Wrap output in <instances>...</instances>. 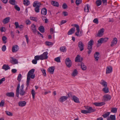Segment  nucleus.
Listing matches in <instances>:
<instances>
[{
    "instance_id": "f257e3e1",
    "label": "nucleus",
    "mask_w": 120,
    "mask_h": 120,
    "mask_svg": "<svg viewBox=\"0 0 120 120\" xmlns=\"http://www.w3.org/2000/svg\"><path fill=\"white\" fill-rule=\"evenodd\" d=\"M20 87V83H19L17 85L16 90V96L18 97H19V94L21 96H22L25 95L26 94V92L24 90H20L19 92Z\"/></svg>"
},
{
    "instance_id": "f03ea898",
    "label": "nucleus",
    "mask_w": 120,
    "mask_h": 120,
    "mask_svg": "<svg viewBox=\"0 0 120 120\" xmlns=\"http://www.w3.org/2000/svg\"><path fill=\"white\" fill-rule=\"evenodd\" d=\"M41 5V3L38 1H35L33 4V6L35 7L34 11L35 12L38 13L39 12L40 8Z\"/></svg>"
},
{
    "instance_id": "7ed1b4c3",
    "label": "nucleus",
    "mask_w": 120,
    "mask_h": 120,
    "mask_svg": "<svg viewBox=\"0 0 120 120\" xmlns=\"http://www.w3.org/2000/svg\"><path fill=\"white\" fill-rule=\"evenodd\" d=\"M35 69H32L30 70L28 72L27 75V79L26 83V85L27 86L26 89L28 87L30 82V75H32L34 72Z\"/></svg>"
},
{
    "instance_id": "20e7f679",
    "label": "nucleus",
    "mask_w": 120,
    "mask_h": 120,
    "mask_svg": "<svg viewBox=\"0 0 120 120\" xmlns=\"http://www.w3.org/2000/svg\"><path fill=\"white\" fill-rule=\"evenodd\" d=\"M111 97V96L109 95L105 94L103 96L102 100L105 101H107L110 100Z\"/></svg>"
},
{
    "instance_id": "39448f33",
    "label": "nucleus",
    "mask_w": 120,
    "mask_h": 120,
    "mask_svg": "<svg viewBox=\"0 0 120 120\" xmlns=\"http://www.w3.org/2000/svg\"><path fill=\"white\" fill-rule=\"evenodd\" d=\"M65 62L67 66L70 68L72 65V62L70 59L69 58H66L65 60Z\"/></svg>"
},
{
    "instance_id": "423d86ee",
    "label": "nucleus",
    "mask_w": 120,
    "mask_h": 120,
    "mask_svg": "<svg viewBox=\"0 0 120 120\" xmlns=\"http://www.w3.org/2000/svg\"><path fill=\"white\" fill-rule=\"evenodd\" d=\"M9 62L13 64H17L18 63L17 59L14 58L13 57H11L10 58Z\"/></svg>"
},
{
    "instance_id": "0eeeda50",
    "label": "nucleus",
    "mask_w": 120,
    "mask_h": 120,
    "mask_svg": "<svg viewBox=\"0 0 120 120\" xmlns=\"http://www.w3.org/2000/svg\"><path fill=\"white\" fill-rule=\"evenodd\" d=\"M48 52H44L42 54L40 55L41 60H43L47 59L48 58L47 55Z\"/></svg>"
},
{
    "instance_id": "6e6552de",
    "label": "nucleus",
    "mask_w": 120,
    "mask_h": 120,
    "mask_svg": "<svg viewBox=\"0 0 120 120\" xmlns=\"http://www.w3.org/2000/svg\"><path fill=\"white\" fill-rule=\"evenodd\" d=\"M78 46L80 51H82L84 49V45L81 41H79L78 43Z\"/></svg>"
},
{
    "instance_id": "1a4fd4ad",
    "label": "nucleus",
    "mask_w": 120,
    "mask_h": 120,
    "mask_svg": "<svg viewBox=\"0 0 120 120\" xmlns=\"http://www.w3.org/2000/svg\"><path fill=\"white\" fill-rule=\"evenodd\" d=\"M84 107L87 110V111L88 113L93 112L95 111V109H92L91 107H89L85 106Z\"/></svg>"
},
{
    "instance_id": "9d476101",
    "label": "nucleus",
    "mask_w": 120,
    "mask_h": 120,
    "mask_svg": "<svg viewBox=\"0 0 120 120\" xmlns=\"http://www.w3.org/2000/svg\"><path fill=\"white\" fill-rule=\"evenodd\" d=\"M112 66H109L107 67L106 73V74L110 73L112 71Z\"/></svg>"
},
{
    "instance_id": "9b49d317",
    "label": "nucleus",
    "mask_w": 120,
    "mask_h": 120,
    "mask_svg": "<svg viewBox=\"0 0 120 120\" xmlns=\"http://www.w3.org/2000/svg\"><path fill=\"white\" fill-rule=\"evenodd\" d=\"M82 58L81 57L80 55H78L76 57L75 59V61L76 62H81L82 61Z\"/></svg>"
},
{
    "instance_id": "f8f14e48",
    "label": "nucleus",
    "mask_w": 120,
    "mask_h": 120,
    "mask_svg": "<svg viewBox=\"0 0 120 120\" xmlns=\"http://www.w3.org/2000/svg\"><path fill=\"white\" fill-rule=\"evenodd\" d=\"M31 29L32 31V32L34 34L36 33L37 28L36 26L34 24H32L31 27Z\"/></svg>"
},
{
    "instance_id": "ddd939ff",
    "label": "nucleus",
    "mask_w": 120,
    "mask_h": 120,
    "mask_svg": "<svg viewBox=\"0 0 120 120\" xmlns=\"http://www.w3.org/2000/svg\"><path fill=\"white\" fill-rule=\"evenodd\" d=\"M117 38H114L111 43L110 46L111 47H113L115 45L117 44Z\"/></svg>"
},
{
    "instance_id": "4468645a",
    "label": "nucleus",
    "mask_w": 120,
    "mask_h": 120,
    "mask_svg": "<svg viewBox=\"0 0 120 120\" xmlns=\"http://www.w3.org/2000/svg\"><path fill=\"white\" fill-rule=\"evenodd\" d=\"M104 29L102 28L100 29L98 32V33L97 34V36L101 37L103 35V33Z\"/></svg>"
},
{
    "instance_id": "2eb2a0df",
    "label": "nucleus",
    "mask_w": 120,
    "mask_h": 120,
    "mask_svg": "<svg viewBox=\"0 0 120 120\" xmlns=\"http://www.w3.org/2000/svg\"><path fill=\"white\" fill-rule=\"evenodd\" d=\"M68 98V97L66 96H62L60 98L59 101L61 102H62L66 100Z\"/></svg>"
},
{
    "instance_id": "dca6fc26",
    "label": "nucleus",
    "mask_w": 120,
    "mask_h": 120,
    "mask_svg": "<svg viewBox=\"0 0 120 120\" xmlns=\"http://www.w3.org/2000/svg\"><path fill=\"white\" fill-rule=\"evenodd\" d=\"M100 53L99 52H96L94 54V57L96 61H98L99 59V55Z\"/></svg>"
},
{
    "instance_id": "f3484780",
    "label": "nucleus",
    "mask_w": 120,
    "mask_h": 120,
    "mask_svg": "<svg viewBox=\"0 0 120 120\" xmlns=\"http://www.w3.org/2000/svg\"><path fill=\"white\" fill-rule=\"evenodd\" d=\"M72 100L75 103H79L80 102L79 99L75 95H74L72 96Z\"/></svg>"
},
{
    "instance_id": "a211bd4d",
    "label": "nucleus",
    "mask_w": 120,
    "mask_h": 120,
    "mask_svg": "<svg viewBox=\"0 0 120 120\" xmlns=\"http://www.w3.org/2000/svg\"><path fill=\"white\" fill-rule=\"evenodd\" d=\"M55 68L53 66L49 68L48 70V71L51 74H53V73Z\"/></svg>"
},
{
    "instance_id": "6ab92c4d",
    "label": "nucleus",
    "mask_w": 120,
    "mask_h": 120,
    "mask_svg": "<svg viewBox=\"0 0 120 120\" xmlns=\"http://www.w3.org/2000/svg\"><path fill=\"white\" fill-rule=\"evenodd\" d=\"M76 30L77 32L75 34V35H76L77 37H80L83 34L82 32L81 31L80 32L79 28L78 29V30Z\"/></svg>"
},
{
    "instance_id": "aec40b11",
    "label": "nucleus",
    "mask_w": 120,
    "mask_h": 120,
    "mask_svg": "<svg viewBox=\"0 0 120 120\" xmlns=\"http://www.w3.org/2000/svg\"><path fill=\"white\" fill-rule=\"evenodd\" d=\"M10 19V17H6L2 21V22L4 24H6L9 22Z\"/></svg>"
},
{
    "instance_id": "412c9836",
    "label": "nucleus",
    "mask_w": 120,
    "mask_h": 120,
    "mask_svg": "<svg viewBox=\"0 0 120 120\" xmlns=\"http://www.w3.org/2000/svg\"><path fill=\"white\" fill-rule=\"evenodd\" d=\"M93 104L96 106H100L105 105V103L103 102H95Z\"/></svg>"
},
{
    "instance_id": "4be33fe9",
    "label": "nucleus",
    "mask_w": 120,
    "mask_h": 120,
    "mask_svg": "<svg viewBox=\"0 0 120 120\" xmlns=\"http://www.w3.org/2000/svg\"><path fill=\"white\" fill-rule=\"evenodd\" d=\"M19 49V47L17 45L14 46L12 49V52H17Z\"/></svg>"
},
{
    "instance_id": "5701e85b",
    "label": "nucleus",
    "mask_w": 120,
    "mask_h": 120,
    "mask_svg": "<svg viewBox=\"0 0 120 120\" xmlns=\"http://www.w3.org/2000/svg\"><path fill=\"white\" fill-rule=\"evenodd\" d=\"M75 31V28L73 27L71 28L68 31V35H71L73 34Z\"/></svg>"
},
{
    "instance_id": "b1692460",
    "label": "nucleus",
    "mask_w": 120,
    "mask_h": 120,
    "mask_svg": "<svg viewBox=\"0 0 120 120\" xmlns=\"http://www.w3.org/2000/svg\"><path fill=\"white\" fill-rule=\"evenodd\" d=\"M116 116L115 115H111L109 117L107 118V120H115Z\"/></svg>"
},
{
    "instance_id": "393cba45",
    "label": "nucleus",
    "mask_w": 120,
    "mask_h": 120,
    "mask_svg": "<svg viewBox=\"0 0 120 120\" xmlns=\"http://www.w3.org/2000/svg\"><path fill=\"white\" fill-rule=\"evenodd\" d=\"M51 4L54 6L58 7L59 6V3L58 2L54 1H51Z\"/></svg>"
},
{
    "instance_id": "a878e982",
    "label": "nucleus",
    "mask_w": 120,
    "mask_h": 120,
    "mask_svg": "<svg viewBox=\"0 0 120 120\" xmlns=\"http://www.w3.org/2000/svg\"><path fill=\"white\" fill-rule=\"evenodd\" d=\"M26 102L25 101H20L18 103L19 105L21 107L25 106L26 105Z\"/></svg>"
},
{
    "instance_id": "bb28decb",
    "label": "nucleus",
    "mask_w": 120,
    "mask_h": 120,
    "mask_svg": "<svg viewBox=\"0 0 120 120\" xmlns=\"http://www.w3.org/2000/svg\"><path fill=\"white\" fill-rule=\"evenodd\" d=\"M47 10L45 8H43L42 9L41 11V13L44 15H45L47 14Z\"/></svg>"
},
{
    "instance_id": "cd10ccee",
    "label": "nucleus",
    "mask_w": 120,
    "mask_h": 120,
    "mask_svg": "<svg viewBox=\"0 0 120 120\" xmlns=\"http://www.w3.org/2000/svg\"><path fill=\"white\" fill-rule=\"evenodd\" d=\"M6 95V96L8 97H14V93L12 92L7 93Z\"/></svg>"
},
{
    "instance_id": "c85d7f7f",
    "label": "nucleus",
    "mask_w": 120,
    "mask_h": 120,
    "mask_svg": "<svg viewBox=\"0 0 120 120\" xmlns=\"http://www.w3.org/2000/svg\"><path fill=\"white\" fill-rule=\"evenodd\" d=\"M100 83L103 86L105 87H106L107 86V82L105 81L102 80L101 81Z\"/></svg>"
},
{
    "instance_id": "c756f323",
    "label": "nucleus",
    "mask_w": 120,
    "mask_h": 120,
    "mask_svg": "<svg viewBox=\"0 0 120 120\" xmlns=\"http://www.w3.org/2000/svg\"><path fill=\"white\" fill-rule=\"evenodd\" d=\"M2 68L6 71L8 69H10V68L8 65L5 64L3 66Z\"/></svg>"
},
{
    "instance_id": "7c9ffc66",
    "label": "nucleus",
    "mask_w": 120,
    "mask_h": 120,
    "mask_svg": "<svg viewBox=\"0 0 120 120\" xmlns=\"http://www.w3.org/2000/svg\"><path fill=\"white\" fill-rule=\"evenodd\" d=\"M90 7L89 5L87 4L84 8V11L85 12H88L89 11V8Z\"/></svg>"
},
{
    "instance_id": "2f4dec72",
    "label": "nucleus",
    "mask_w": 120,
    "mask_h": 120,
    "mask_svg": "<svg viewBox=\"0 0 120 120\" xmlns=\"http://www.w3.org/2000/svg\"><path fill=\"white\" fill-rule=\"evenodd\" d=\"M78 72L77 70L76 69H74L72 73L71 74V75L72 76L75 77L78 74Z\"/></svg>"
},
{
    "instance_id": "473e14b6",
    "label": "nucleus",
    "mask_w": 120,
    "mask_h": 120,
    "mask_svg": "<svg viewBox=\"0 0 120 120\" xmlns=\"http://www.w3.org/2000/svg\"><path fill=\"white\" fill-rule=\"evenodd\" d=\"M38 30L42 33H44L45 32V28L43 26H40L38 28Z\"/></svg>"
},
{
    "instance_id": "72a5a7b5",
    "label": "nucleus",
    "mask_w": 120,
    "mask_h": 120,
    "mask_svg": "<svg viewBox=\"0 0 120 120\" xmlns=\"http://www.w3.org/2000/svg\"><path fill=\"white\" fill-rule=\"evenodd\" d=\"M81 66L82 69L83 70H85L86 68V66L84 65V64L82 63H81Z\"/></svg>"
},
{
    "instance_id": "f704fd0d",
    "label": "nucleus",
    "mask_w": 120,
    "mask_h": 120,
    "mask_svg": "<svg viewBox=\"0 0 120 120\" xmlns=\"http://www.w3.org/2000/svg\"><path fill=\"white\" fill-rule=\"evenodd\" d=\"M31 93L32 95L33 98L34 99H35V96L36 94L35 91L33 89L31 91Z\"/></svg>"
},
{
    "instance_id": "c9c22d12",
    "label": "nucleus",
    "mask_w": 120,
    "mask_h": 120,
    "mask_svg": "<svg viewBox=\"0 0 120 120\" xmlns=\"http://www.w3.org/2000/svg\"><path fill=\"white\" fill-rule=\"evenodd\" d=\"M60 50L61 52H64L66 51V49L65 46H63L60 47Z\"/></svg>"
},
{
    "instance_id": "e433bc0d",
    "label": "nucleus",
    "mask_w": 120,
    "mask_h": 120,
    "mask_svg": "<svg viewBox=\"0 0 120 120\" xmlns=\"http://www.w3.org/2000/svg\"><path fill=\"white\" fill-rule=\"evenodd\" d=\"M110 113V112H108L103 114L102 116H103L104 118H105L107 117L109 115Z\"/></svg>"
},
{
    "instance_id": "4c0bfd02",
    "label": "nucleus",
    "mask_w": 120,
    "mask_h": 120,
    "mask_svg": "<svg viewBox=\"0 0 120 120\" xmlns=\"http://www.w3.org/2000/svg\"><path fill=\"white\" fill-rule=\"evenodd\" d=\"M103 91L106 93H108L109 92V88L107 87H105L103 89Z\"/></svg>"
},
{
    "instance_id": "58836bf2",
    "label": "nucleus",
    "mask_w": 120,
    "mask_h": 120,
    "mask_svg": "<svg viewBox=\"0 0 120 120\" xmlns=\"http://www.w3.org/2000/svg\"><path fill=\"white\" fill-rule=\"evenodd\" d=\"M41 71L42 73V75L44 76H46V70L43 69H41Z\"/></svg>"
},
{
    "instance_id": "ea45409f",
    "label": "nucleus",
    "mask_w": 120,
    "mask_h": 120,
    "mask_svg": "<svg viewBox=\"0 0 120 120\" xmlns=\"http://www.w3.org/2000/svg\"><path fill=\"white\" fill-rule=\"evenodd\" d=\"M102 3L101 0H97L96 1V4L97 6H99L101 5Z\"/></svg>"
},
{
    "instance_id": "a19ab883",
    "label": "nucleus",
    "mask_w": 120,
    "mask_h": 120,
    "mask_svg": "<svg viewBox=\"0 0 120 120\" xmlns=\"http://www.w3.org/2000/svg\"><path fill=\"white\" fill-rule=\"evenodd\" d=\"M60 57H58L55 58L54 59V60L58 63L60 62Z\"/></svg>"
},
{
    "instance_id": "79ce46f5",
    "label": "nucleus",
    "mask_w": 120,
    "mask_h": 120,
    "mask_svg": "<svg viewBox=\"0 0 120 120\" xmlns=\"http://www.w3.org/2000/svg\"><path fill=\"white\" fill-rule=\"evenodd\" d=\"M94 43V41L92 39H91L88 42V45H91L92 46L93 45Z\"/></svg>"
},
{
    "instance_id": "37998d69",
    "label": "nucleus",
    "mask_w": 120,
    "mask_h": 120,
    "mask_svg": "<svg viewBox=\"0 0 120 120\" xmlns=\"http://www.w3.org/2000/svg\"><path fill=\"white\" fill-rule=\"evenodd\" d=\"M23 3L25 5L27 6L29 4L30 2L27 0H24Z\"/></svg>"
},
{
    "instance_id": "c03bdc74",
    "label": "nucleus",
    "mask_w": 120,
    "mask_h": 120,
    "mask_svg": "<svg viewBox=\"0 0 120 120\" xmlns=\"http://www.w3.org/2000/svg\"><path fill=\"white\" fill-rule=\"evenodd\" d=\"M117 111V109L116 108H112L111 109V112L114 113H116Z\"/></svg>"
},
{
    "instance_id": "a18cd8bd",
    "label": "nucleus",
    "mask_w": 120,
    "mask_h": 120,
    "mask_svg": "<svg viewBox=\"0 0 120 120\" xmlns=\"http://www.w3.org/2000/svg\"><path fill=\"white\" fill-rule=\"evenodd\" d=\"M82 2V0H76L75 3L76 5L77 6L79 5Z\"/></svg>"
},
{
    "instance_id": "49530a36",
    "label": "nucleus",
    "mask_w": 120,
    "mask_h": 120,
    "mask_svg": "<svg viewBox=\"0 0 120 120\" xmlns=\"http://www.w3.org/2000/svg\"><path fill=\"white\" fill-rule=\"evenodd\" d=\"M71 26H74L76 28V30H78V29L79 28V25L76 24H73L71 25Z\"/></svg>"
},
{
    "instance_id": "de8ad7c7",
    "label": "nucleus",
    "mask_w": 120,
    "mask_h": 120,
    "mask_svg": "<svg viewBox=\"0 0 120 120\" xmlns=\"http://www.w3.org/2000/svg\"><path fill=\"white\" fill-rule=\"evenodd\" d=\"M40 55H37L35 56L34 59L37 60H41Z\"/></svg>"
},
{
    "instance_id": "09e8293b",
    "label": "nucleus",
    "mask_w": 120,
    "mask_h": 120,
    "mask_svg": "<svg viewBox=\"0 0 120 120\" xmlns=\"http://www.w3.org/2000/svg\"><path fill=\"white\" fill-rule=\"evenodd\" d=\"M45 44L48 46L52 45L53 44L52 42L48 41H46L45 42Z\"/></svg>"
},
{
    "instance_id": "8fccbe9b",
    "label": "nucleus",
    "mask_w": 120,
    "mask_h": 120,
    "mask_svg": "<svg viewBox=\"0 0 120 120\" xmlns=\"http://www.w3.org/2000/svg\"><path fill=\"white\" fill-rule=\"evenodd\" d=\"M30 20L37 22V18L36 17H30Z\"/></svg>"
},
{
    "instance_id": "3c124183",
    "label": "nucleus",
    "mask_w": 120,
    "mask_h": 120,
    "mask_svg": "<svg viewBox=\"0 0 120 120\" xmlns=\"http://www.w3.org/2000/svg\"><path fill=\"white\" fill-rule=\"evenodd\" d=\"M102 39L103 38H101L99 40H98V45L100 44H101L103 43V41H102Z\"/></svg>"
},
{
    "instance_id": "603ef678",
    "label": "nucleus",
    "mask_w": 120,
    "mask_h": 120,
    "mask_svg": "<svg viewBox=\"0 0 120 120\" xmlns=\"http://www.w3.org/2000/svg\"><path fill=\"white\" fill-rule=\"evenodd\" d=\"M22 79V75L21 74H19L18 76L17 80L20 82L21 80Z\"/></svg>"
},
{
    "instance_id": "864d4df0",
    "label": "nucleus",
    "mask_w": 120,
    "mask_h": 120,
    "mask_svg": "<svg viewBox=\"0 0 120 120\" xmlns=\"http://www.w3.org/2000/svg\"><path fill=\"white\" fill-rule=\"evenodd\" d=\"M15 0H10L9 2L12 5H14L15 4Z\"/></svg>"
},
{
    "instance_id": "5fc2aeb1",
    "label": "nucleus",
    "mask_w": 120,
    "mask_h": 120,
    "mask_svg": "<svg viewBox=\"0 0 120 120\" xmlns=\"http://www.w3.org/2000/svg\"><path fill=\"white\" fill-rule=\"evenodd\" d=\"M7 38L5 36H3L2 38V40L5 43H6L7 42L6 41V40Z\"/></svg>"
},
{
    "instance_id": "6e6d98bb",
    "label": "nucleus",
    "mask_w": 120,
    "mask_h": 120,
    "mask_svg": "<svg viewBox=\"0 0 120 120\" xmlns=\"http://www.w3.org/2000/svg\"><path fill=\"white\" fill-rule=\"evenodd\" d=\"M93 22L97 24L98 23V19L97 18L95 19L93 21Z\"/></svg>"
},
{
    "instance_id": "4d7b16f0",
    "label": "nucleus",
    "mask_w": 120,
    "mask_h": 120,
    "mask_svg": "<svg viewBox=\"0 0 120 120\" xmlns=\"http://www.w3.org/2000/svg\"><path fill=\"white\" fill-rule=\"evenodd\" d=\"M15 9L18 11H19L20 10V8L17 5H15Z\"/></svg>"
},
{
    "instance_id": "13d9d810",
    "label": "nucleus",
    "mask_w": 120,
    "mask_h": 120,
    "mask_svg": "<svg viewBox=\"0 0 120 120\" xmlns=\"http://www.w3.org/2000/svg\"><path fill=\"white\" fill-rule=\"evenodd\" d=\"M81 112L82 113L86 114L88 113L87 111L85 110H81Z\"/></svg>"
},
{
    "instance_id": "bf43d9fd",
    "label": "nucleus",
    "mask_w": 120,
    "mask_h": 120,
    "mask_svg": "<svg viewBox=\"0 0 120 120\" xmlns=\"http://www.w3.org/2000/svg\"><path fill=\"white\" fill-rule=\"evenodd\" d=\"M4 102L3 100H2L0 102V107H2L4 106Z\"/></svg>"
},
{
    "instance_id": "052dcab7",
    "label": "nucleus",
    "mask_w": 120,
    "mask_h": 120,
    "mask_svg": "<svg viewBox=\"0 0 120 120\" xmlns=\"http://www.w3.org/2000/svg\"><path fill=\"white\" fill-rule=\"evenodd\" d=\"M6 49V46L5 45H3L2 48V50L3 51H4Z\"/></svg>"
},
{
    "instance_id": "680f3d73",
    "label": "nucleus",
    "mask_w": 120,
    "mask_h": 120,
    "mask_svg": "<svg viewBox=\"0 0 120 120\" xmlns=\"http://www.w3.org/2000/svg\"><path fill=\"white\" fill-rule=\"evenodd\" d=\"M6 113L8 115L10 116H12V113L8 111H6Z\"/></svg>"
},
{
    "instance_id": "e2e57ef3",
    "label": "nucleus",
    "mask_w": 120,
    "mask_h": 120,
    "mask_svg": "<svg viewBox=\"0 0 120 120\" xmlns=\"http://www.w3.org/2000/svg\"><path fill=\"white\" fill-rule=\"evenodd\" d=\"M15 28H17L18 27V26H19V24L18 22H15Z\"/></svg>"
},
{
    "instance_id": "0e129e2a",
    "label": "nucleus",
    "mask_w": 120,
    "mask_h": 120,
    "mask_svg": "<svg viewBox=\"0 0 120 120\" xmlns=\"http://www.w3.org/2000/svg\"><path fill=\"white\" fill-rule=\"evenodd\" d=\"M108 38H103L102 41H103V43H105L108 40Z\"/></svg>"
},
{
    "instance_id": "69168bd1",
    "label": "nucleus",
    "mask_w": 120,
    "mask_h": 120,
    "mask_svg": "<svg viewBox=\"0 0 120 120\" xmlns=\"http://www.w3.org/2000/svg\"><path fill=\"white\" fill-rule=\"evenodd\" d=\"M67 22V21L65 20H62L60 22V25H62L63 24L66 23Z\"/></svg>"
},
{
    "instance_id": "338daca9",
    "label": "nucleus",
    "mask_w": 120,
    "mask_h": 120,
    "mask_svg": "<svg viewBox=\"0 0 120 120\" xmlns=\"http://www.w3.org/2000/svg\"><path fill=\"white\" fill-rule=\"evenodd\" d=\"M67 6L65 3H64L62 5V8L64 9H65L67 7Z\"/></svg>"
},
{
    "instance_id": "774afa93",
    "label": "nucleus",
    "mask_w": 120,
    "mask_h": 120,
    "mask_svg": "<svg viewBox=\"0 0 120 120\" xmlns=\"http://www.w3.org/2000/svg\"><path fill=\"white\" fill-rule=\"evenodd\" d=\"M32 63L34 64H37V60H36L35 59H34L32 61Z\"/></svg>"
}]
</instances>
